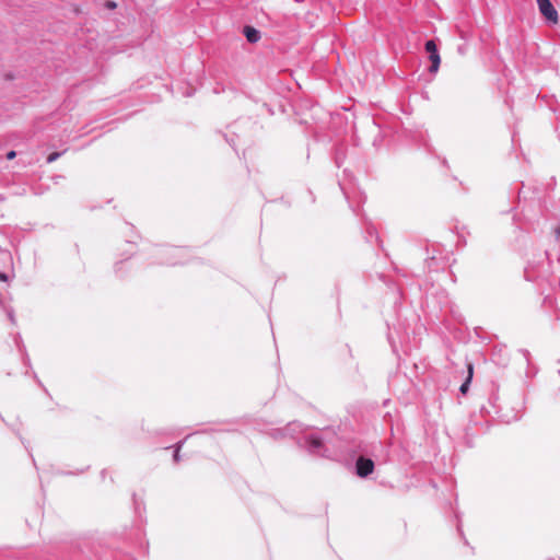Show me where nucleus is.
<instances>
[{
	"label": "nucleus",
	"instance_id": "nucleus-1",
	"mask_svg": "<svg viewBox=\"0 0 560 560\" xmlns=\"http://www.w3.org/2000/svg\"><path fill=\"white\" fill-rule=\"evenodd\" d=\"M305 447L313 455L325 456L326 448L323 438L317 433L308 434L304 438Z\"/></svg>",
	"mask_w": 560,
	"mask_h": 560
},
{
	"label": "nucleus",
	"instance_id": "nucleus-2",
	"mask_svg": "<svg viewBox=\"0 0 560 560\" xmlns=\"http://www.w3.org/2000/svg\"><path fill=\"white\" fill-rule=\"evenodd\" d=\"M354 468L358 477L366 478L374 471L375 465L371 458L359 456L355 460Z\"/></svg>",
	"mask_w": 560,
	"mask_h": 560
},
{
	"label": "nucleus",
	"instance_id": "nucleus-3",
	"mask_svg": "<svg viewBox=\"0 0 560 560\" xmlns=\"http://www.w3.org/2000/svg\"><path fill=\"white\" fill-rule=\"evenodd\" d=\"M537 5L540 14L546 19V21L552 24L558 23L559 14L550 0L538 2Z\"/></svg>",
	"mask_w": 560,
	"mask_h": 560
},
{
	"label": "nucleus",
	"instance_id": "nucleus-4",
	"mask_svg": "<svg viewBox=\"0 0 560 560\" xmlns=\"http://www.w3.org/2000/svg\"><path fill=\"white\" fill-rule=\"evenodd\" d=\"M162 252L167 256L166 259H164L163 261H161L162 264H167V265H177L179 262H182L179 259L184 256L185 254V249L184 248H180V247H174V246H171V247H166V248H163Z\"/></svg>",
	"mask_w": 560,
	"mask_h": 560
},
{
	"label": "nucleus",
	"instance_id": "nucleus-5",
	"mask_svg": "<svg viewBox=\"0 0 560 560\" xmlns=\"http://www.w3.org/2000/svg\"><path fill=\"white\" fill-rule=\"evenodd\" d=\"M301 431H302V424L301 423H299V422H290L287 425V428L281 429V430H277L275 436H285V435L294 436L295 433L301 432Z\"/></svg>",
	"mask_w": 560,
	"mask_h": 560
},
{
	"label": "nucleus",
	"instance_id": "nucleus-6",
	"mask_svg": "<svg viewBox=\"0 0 560 560\" xmlns=\"http://www.w3.org/2000/svg\"><path fill=\"white\" fill-rule=\"evenodd\" d=\"M244 35L250 44H255L260 39V32L253 26H245Z\"/></svg>",
	"mask_w": 560,
	"mask_h": 560
},
{
	"label": "nucleus",
	"instance_id": "nucleus-7",
	"mask_svg": "<svg viewBox=\"0 0 560 560\" xmlns=\"http://www.w3.org/2000/svg\"><path fill=\"white\" fill-rule=\"evenodd\" d=\"M467 370H468V375L465 380V382L460 385L459 387V392L465 395L467 394L468 389H469V385H470V382H471V378H472V372H474V368H472V364L469 363L467 365Z\"/></svg>",
	"mask_w": 560,
	"mask_h": 560
},
{
	"label": "nucleus",
	"instance_id": "nucleus-8",
	"mask_svg": "<svg viewBox=\"0 0 560 560\" xmlns=\"http://www.w3.org/2000/svg\"><path fill=\"white\" fill-rule=\"evenodd\" d=\"M429 59L431 61V66L429 68V71L431 73L438 72L440 63H441L440 54L439 52L431 54V55H429Z\"/></svg>",
	"mask_w": 560,
	"mask_h": 560
},
{
	"label": "nucleus",
	"instance_id": "nucleus-9",
	"mask_svg": "<svg viewBox=\"0 0 560 560\" xmlns=\"http://www.w3.org/2000/svg\"><path fill=\"white\" fill-rule=\"evenodd\" d=\"M188 439V436H186L184 440H180L179 442H177L175 444V451H174V455H173V458H174V462L177 463L179 462V451L180 448L183 447L185 441Z\"/></svg>",
	"mask_w": 560,
	"mask_h": 560
},
{
	"label": "nucleus",
	"instance_id": "nucleus-10",
	"mask_svg": "<svg viewBox=\"0 0 560 560\" xmlns=\"http://www.w3.org/2000/svg\"><path fill=\"white\" fill-rule=\"evenodd\" d=\"M424 47L429 55L439 52L436 44L434 43L433 39L427 40Z\"/></svg>",
	"mask_w": 560,
	"mask_h": 560
},
{
	"label": "nucleus",
	"instance_id": "nucleus-11",
	"mask_svg": "<svg viewBox=\"0 0 560 560\" xmlns=\"http://www.w3.org/2000/svg\"><path fill=\"white\" fill-rule=\"evenodd\" d=\"M62 154H63V152H52V153H50L47 156V163H52V162L57 161Z\"/></svg>",
	"mask_w": 560,
	"mask_h": 560
},
{
	"label": "nucleus",
	"instance_id": "nucleus-12",
	"mask_svg": "<svg viewBox=\"0 0 560 560\" xmlns=\"http://www.w3.org/2000/svg\"><path fill=\"white\" fill-rule=\"evenodd\" d=\"M11 259V256H10V253L9 252H0V260H10Z\"/></svg>",
	"mask_w": 560,
	"mask_h": 560
},
{
	"label": "nucleus",
	"instance_id": "nucleus-13",
	"mask_svg": "<svg viewBox=\"0 0 560 560\" xmlns=\"http://www.w3.org/2000/svg\"><path fill=\"white\" fill-rule=\"evenodd\" d=\"M122 265H124V262H122V261H118V262H116V264H115L114 269H115L116 275L121 276V275H120V271H121V267H122Z\"/></svg>",
	"mask_w": 560,
	"mask_h": 560
},
{
	"label": "nucleus",
	"instance_id": "nucleus-14",
	"mask_svg": "<svg viewBox=\"0 0 560 560\" xmlns=\"http://www.w3.org/2000/svg\"><path fill=\"white\" fill-rule=\"evenodd\" d=\"M434 261H435V258L434 257H431L429 260H428V267L430 270L432 269H435L434 267Z\"/></svg>",
	"mask_w": 560,
	"mask_h": 560
},
{
	"label": "nucleus",
	"instance_id": "nucleus-15",
	"mask_svg": "<svg viewBox=\"0 0 560 560\" xmlns=\"http://www.w3.org/2000/svg\"><path fill=\"white\" fill-rule=\"evenodd\" d=\"M556 240L560 242V224L555 229Z\"/></svg>",
	"mask_w": 560,
	"mask_h": 560
},
{
	"label": "nucleus",
	"instance_id": "nucleus-16",
	"mask_svg": "<svg viewBox=\"0 0 560 560\" xmlns=\"http://www.w3.org/2000/svg\"><path fill=\"white\" fill-rule=\"evenodd\" d=\"M15 155H16L15 151H10L7 153V159L12 160L13 158H15Z\"/></svg>",
	"mask_w": 560,
	"mask_h": 560
},
{
	"label": "nucleus",
	"instance_id": "nucleus-17",
	"mask_svg": "<svg viewBox=\"0 0 560 560\" xmlns=\"http://www.w3.org/2000/svg\"><path fill=\"white\" fill-rule=\"evenodd\" d=\"M7 279H8V276L4 272H0V280L7 281Z\"/></svg>",
	"mask_w": 560,
	"mask_h": 560
},
{
	"label": "nucleus",
	"instance_id": "nucleus-18",
	"mask_svg": "<svg viewBox=\"0 0 560 560\" xmlns=\"http://www.w3.org/2000/svg\"><path fill=\"white\" fill-rule=\"evenodd\" d=\"M8 315H9L10 320L13 323V322H14V315H13V313L10 311V312L8 313Z\"/></svg>",
	"mask_w": 560,
	"mask_h": 560
},
{
	"label": "nucleus",
	"instance_id": "nucleus-19",
	"mask_svg": "<svg viewBox=\"0 0 560 560\" xmlns=\"http://www.w3.org/2000/svg\"><path fill=\"white\" fill-rule=\"evenodd\" d=\"M107 7L113 9L116 7V3L115 2H107Z\"/></svg>",
	"mask_w": 560,
	"mask_h": 560
}]
</instances>
